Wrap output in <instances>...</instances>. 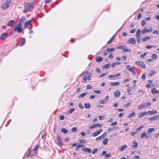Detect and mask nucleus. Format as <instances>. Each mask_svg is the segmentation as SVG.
I'll list each match as a JSON object with an SVG mask.
<instances>
[{"label": "nucleus", "mask_w": 159, "mask_h": 159, "mask_svg": "<svg viewBox=\"0 0 159 159\" xmlns=\"http://www.w3.org/2000/svg\"><path fill=\"white\" fill-rule=\"evenodd\" d=\"M22 24V23L21 22V21L20 20L18 24L15 25L13 29V31H17L19 33L21 32L23 30Z\"/></svg>", "instance_id": "f257e3e1"}, {"label": "nucleus", "mask_w": 159, "mask_h": 159, "mask_svg": "<svg viewBox=\"0 0 159 159\" xmlns=\"http://www.w3.org/2000/svg\"><path fill=\"white\" fill-rule=\"evenodd\" d=\"M34 6L33 4L28 3L25 6V9L23 11L24 13H26L28 11H31L33 9Z\"/></svg>", "instance_id": "f03ea898"}, {"label": "nucleus", "mask_w": 159, "mask_h": 159, "mask_svg": "<svg viewBox=\"0 0 159 159\" xmlns=\"http://www.w3.org/2000/svg\"><path fill=\"white\" fill-rule=\"evenodd\" d=\"M11 0H7V2L4 3L2 6V8L3 9H6L9 7V5L11 3Z\"/></svg>", "instance_id": "7ed1b4c3"}, {"label": "nucleus", "mask_w": 159, "mask_h": 159, "mask_svg": "<svg viewBox=\"0 0 159 159\" xmlns=\"http://www.w3.org/2000/svg\"><path fill=\"white\" fill-rule=\"evenodd\" d=\"M57 141L58 144L59 146H62L63 144L62 143V140L61 139L59 134H57Z\"/></svg>", "instance_id": "20e7f679"}, {"label": "nucleus", "mask_w": 159, "mask_h": 159, "mask_svg": "<svg viewBox=\"0 0 159 159\" xmlns=\"http://www.w3.org/2000/svg\"><path fill=\"white\" fill-rule=\"evenodd\" d=\"M135 64L138 65L139 66L143 68H145L146 66L145 64L141 61H136Z\"/></svg>", "instance_id": "39448f33"}, {"label": "nucleus", "mask_w": 159, "mask_h": 159, "mask_svg": "<svg viewBox=\"0 0 159 159\" xmlns=\"http://www.w3.org/2000/svg\"><path fill=\"white\" fill-rule=\"evenodd\" d=\"M102 131V129H101L98 130L94 132L93 133L92 136L93 137L97 136L99 134H100Z\"/></svg>", "instance_id": "423d86ee"}, {"label": "nucleus", "mask_w": 159, "mask_h": 159, "mask_svg": "<svg viewBox=\"0 0 159 159\" xmlns=\"http://www.w3.org/2000/svg\"><path fill=\"white\" fill-rule=\"evenodd\" d=\"M148 114V113L146 111L142 112L139 114V118H141L147 115Z\"/></svg>", "instance_id": "0eeeda50"}, {"label": "nucleus", "mask_w": 159, "mask_h": 159, "mask_svg": "<svg viewBox=\"0 0 159 159\" xmlns=\"http://www.w3.org/2000/svg\"><path fill=\"white\" fill-rule=\"evenodd\" d=\"M120 92L118 90L114 92V96L115 98L119 97L120 95Z\"/></svg>", "instance_id": "6e6552de"}, {"label": "nucleus", "mask_w": 159, "mask_h": 159, "mask_svg": "<svg viewBox=\"0 0 159 159\" xmlns=\"http://www.w3.org/2000/svg\"><path fill=\"white\" fill-rule=\"evenodd\" d=\"M7 34L6 33H4L2 34L0 36V39L2 40L4 39L7 36Z\"/></svg>", "instance_id": "1a4fd4ad"}, {"label": "nucleus", "mask_w": 159, "mask_h": 159, "mask_svg": "<svg viewBox=\"0 0 159 159\" xmlns=\"http://www.w3.org/2000/svg\"><path fill=\"white\" fill-rule=\"evenodd\" d=\"M110 85L112 86H115L119 85L120 84V83L119 82H111L109 84Z\"/></svg>", "instance_id": "9d476101"}, {"label": "nucleus", "mask_w": 159, "mask_h": 159, "mask_svg": "<svg viewBox=\"0 0 159 159\" xmlns=\"http://www.w3.org/2000/svg\"><path fill=\"white\" fill-rule=\"evenodd\" d=\"M152 29H144L141 32V33L144 34L145 33L148 32H151L152 31Z\"/></svg>", "instance_id": "9b49d317"}, {"label": "nucleus", "mask_w": 159, "mask_h": 159, "mask_svg": "<svg viewBox=\"0 0 159 159\" xmlns=\"http://www.w3.org/2000/svg\"><path fill=\"white\" fill-rule=\"evenodd\" d=\"M31 20H27V21L25 22L24 23L23 27L24 28H27V26L30 24L31 23Z\"/></svg>", "instance_id": "f8f14e48"}, {"label": "nucleus", "mask_w": 159, "mask_h": 159, "mask_svg": "<svg viewBox=\"0 0 159 159\" xmlns=\"http://www.w3.org/2000/svg\"><path fill=\"white\" fill-rule=\"evenodd\" d=\"M82 150L84 152L88 153H90L91 152V150L89 148H83Z\"/></svg>", "instance_id": "ddd939ff"}, {"label": "nucleus", "mask_w": 159, "mask_h": 159, "mask_svg": "<svg viewBox=\"0 0 159 159\" xmlns=\"http://www.w3.org/2000/svg\"><path fill=\"white\" fill-rule=\"evenodd\" d=\"M151 92L153 94H157L159 93V91L157 90L155 88H153L151 90Z\"/></svg>", "instance_id": "4468645a"}, {"label": "nucleus", "mask_w": 159, "mask_h": 159, "mask_svg": "<svg viewBox=\"0 0 159 159\" xmlns=\"http://www.w3.org/2000/svg\"><path fill=\"white\" fill-rule=\"evenodd\" d=\"M159 116H154L153 117L150 118L149 119V121H153L157 120Z\"/></svg>", "instance_id": "2eb2a0df"}, {"label": "nucleus", "mask_w": 159, "mask_h": 159, "mask_svg": "<svg viewBox=\"0 0 159 159\" xmlns=\"http://www.w3.org/2000/svg\"><path fill=\"white\" fill-rule=\"evenodd\" d=\"M141 30L140 29H138L136 32V37H140L141 35Z\"/></svg>", "instance_id": "dca6fc26"}, {"label": "nucleus", "mask_w": 159, "mask_h": 159, "mask_svg": "<svg viewBox=\"0 0 159 159\" xmlns=\"http://www.w3.org/2000/svg\"><path fill=\"white\" fill-rule=\"evenodd\" d=\"M129 42L131 44H134L136 43V40L134 38H131L129 40Z\"/></svg>", "instance_id": "f3484780"}, {"label": "nucleus", "mask_w": 159, "mask_h": 159, "mask_svg": "<svg viewBox=\"0 0 159 159\" xmlns=\"http://www.w3.org/2000/svg\"><path fill=\"white\" fill-rule=\"evenodd\" d=\"M109 141V140L107 138H105L103 139L102 141V143L103 144L105 145H107L108 143V142Z\"/></svg>", "instance_id": "a211bd4d"}, {"label": "nucleus", "mask_w": 159, "mask_h": 159, "mask_svg": "<svg viewBox=\"0 0 159 159\" xmlns=\"http://www.w3.org/2000/svg\"><path fill=\"white\" fill-rule=\"evenodd\" d=\"M14 20H10L7 24V26H11L14 24Z\"/></svg>", "instance_id": "6ab92c4d"}, {"label": "nucleus", "mask_w": 159, "mask_h": 159, "mask_svg": "<svg viewBox=\"0 0 159 159\" xmlns=\"http://www.w3.org/2000/svg\"><path fill=\"white\" fill-rule=\"evenodd\" d=\"M102 58L100 56L97 57L95 58V60L97 62H100L101 61H102Z\"/></svg>", "instance_id": "aec40b11"}, {"label": "nucleus", "mask_w": 159, "mask_h": 159, "mask_svg": "<svg viewBox=\"0 0 159 159\" xmlns=\"http://www.w3.org/2000/svg\"><path fill=\"white\" fill-rule=\"evenodd\" d=\"M127 147V145H124V146H121L119 148V149L122 152Z\"/></svg>", "instance_id": "412c9836"}, {"label": "nucleus", "mask_w": 159, "mask_h": 159, "mask_svg": "<svg viewBox=\"0 0 159 159\" xmlns=\"http://www.w3.org/2000/svg\"><path fill=\"white\" fill-rule=\"evenodd\" d=\"M133 145H132V147L133 148H136L138 147V143L136 142L135 141H133Z\"/></svg>", "instance_id": "4be33fe9"}, {"label": "nucleus", "mask_w": 159, "mask_h": 159, "mask_svg": "<svg viewBox=\"0 0 159 159\" xmlns=\"http://www.w3.org/2000/svg\"><path fill=\"white\" fill-rule=\"evenodd\" d=\"M87 94H88V93L86 92L84 93H81L80 95H79L78 96V98H82L84 97Z\"/></svg>", "instance_id": "5701e85b"}, {"label": "nucleus", "mask_w": 159, "mask_h": 159, "mask_svg": "<svg viewBox=\"0 0 159 159\" xmlns=\"http://www.w3.org/2000/svg\"><path fill=\"white\" fill-rule=\"evenodd\" d=\"M146 133L145 131H143L142 133L141 134L140 137L142 139H143L144 137L146 136Z\"/></svg>", "instance_id": "b1692460"}, {"label": "nucleus", "mask_w": 159, "mask_h": 159, "mask_svg": "<svg viewBox=\"0 0 159 159\" xmlns=\"http://www.w3.org/2000/svg\"><path fill=\"white\" fill-rule=\"evenodd\" d=\"M128 70H129L131 73H132L134 75H135L136 74V72H135V70L133 67L129 68L128 69Z\"/></svg>", "instance_id": "393cba45"}, {"label": "nucleus", "mask_w": 159, "mask_h": 159, "mask_svg": "<svg viewBox=\"0 0 159 159\" xmlns=\"http://www.w3.org/2000/svg\"><path fill=\"white\" fill-rule=\"evenodd\" d=\"M115 48H108L107 49V51L109 53H110L115 50Z\"/></svg>", "instance_id": "a878e982"}, {"label": "nucleus", "mask_w": 159, "mask_h": 159, "mask_svg": "<svg viewBox=\"0 0 159 159\" xmlns=\"http://www.w3.org/2000/svg\"><path fill=\"white\" fill-rule=\"evenodd\" d=\"M135 115V112L134 111L132 113L129 114L128 116H127V117L128 118L134 116Z\"/></svg>", "instance_id": "bb28decb"}, {"label": "nucleus", "mask_w": 159, "mask_h": 159, "mask_svg": "<svg viewBox=\"0 0 159 159\" xmlns=\"http://www.w3.org/2000/svg\"><path fill=\"white\" fill-rule=\"evenodd\" d=\"M61 131L62 133L64 134H66L68 132V130L64 128H61Z\"/></svg>", "instance_id": "cd10ccee"}, {"label": "nucleus", "mask_w": 159, "mask_h": 159, "mask_svg": "<svg viewBox=\"0 0 159 159\" xmlns=\"http://www.w3.org/2000/svg\"><path fill=\"white\" fill-rule=\"evenodd\" d=\"M146 104V103H144L143 104H141L138 107V108L139 109H142L145 106Z\"/></svg>", "instance_id": "c85d7f7f"}, {"label": "nucleus", "mask_w": 159, "mask_h": 159, "mask_svg": "<svg viewBox=\"0 0 159 159\" xmlns=\"http://www.w3.org/2000/svg\"><path fill=\"white\" fill-rule=\"evenodd\" d=\"M25 38H23L22 39V41L19 44V45L20 46H22L25 43Z\"/></svg>", "instance_id": "c756f323"}, {"label": "nucleus", "mask_w": 159, "mask_h": 159, "mask_svg": "<svg viewBox=\"0 0 159 159\" xmlns=\"http://www.w3.org/2000/svg\"><path fill=\"white\" fill-rule=\"evenodd\" d=\"M84 107L85 108L88 109L90 107V105L89 103H86L84 104Z\"/></svg>", "instance_id": "7c9ffc66"}, {"label": "nucleus", "mask_w": 159, "mask_h": 159, "mask_svg": "<svg viewBox=\"0 0 159 159\" xmlns=\"http://www.w3.org/2000/svg\"><path fill=\"white\" fill-rule=\"evenodd\" d=\"M110 66V64L109 63H107L105 65H104L103 66V68L104 69H107Z\"/></svg>", "instance_id": "2f4dec72"}, {"label": "nucleus", "mask_w": 159, "mask_h": 159, "mask_svg": "<svg viewBox=\"0 0 159 159\" xmlns=\"http://www.w3.org/2000/svg\"><path fill=\"white\" fill-rule=\"evenodd\" d=\"M155 129L154 128H150L148 129V132L149 133H151L152 132L154 131Z\"/></svg>", "instance_id": "473e14b6"}, {"label": "nucleus", "mask_w": 159, "mask_h": 159, "mask_svg": "<svg viewBox=\"0 0 159 159\" xmlns=\"http://www.w3.org/2000/svg\"><path fill=\"white\" fill-rule=\"evenodd\" d=\"M151 39V37L150 36H146L142 40L144 42L146 41L147 39Z\"/></svg>", "instance_id": "72a5a7b5"}, {"label": "nucleus", "mask_w": 159, "mask_h": 159, "mask_svg": "<svg viewBox=\"0 0 159 159\" xmlns=\"http://www.w3.org/2000/svg\"><path fill=\"white\" fill-rule=\"evenodd\" d=\"M75 110V109L74 108H71L70 110H69L67 112V113L68 114H70L72 113Z\"/></svg>", "instance_id": "f704fd0d"}, {"label": "nucleus", "mask_w": 159, "mask_h": 159, "mask_svg": "<svg viewBox=\"0 0 159 159\" xmlns=\"http://www.w3.org/2000/svg\"><path fill=\"white\" fill-rule=\"evenodd\" d=\"M85 147V145H81V144H79L77 145L76 147V148L75 150H77L78 149V148H82V147Z\"/></svg>", "instance_id": "c9c22d12"}, {"label": "nucleus", "mask_w": 159, "mask_h": 159, "mask_svg": "<svg viewBox=\"0 0 159 159\" xmlns=\"http://www.w3.org/2000/svg\"><path fill=\"white\" fill-rule=\"evenodd\" d=\"M134 89V87H130L127 90V92L128 93H129V92Z\"/></svg>", "instance_id": "e433bc0d"}, {"label": "nucleus", "mask_w": 159, "mask_h": 159, "mask_svg": "<svg viewBox=\"0 0 159 159\" xmlns=\"http://www.w3.org/2000/svg\"><path fill=\"white\" fill-rule=\"evenodd\" d=\"M147 54L148 53L147 52H145L143 54L141 55L140 56V58H144L145 56H146L147 55Z\"/></svg>", "instance_id": "4c0bfd02"}, {"label": "nucleus", "mask_w": 159, "mask_h": 159, "mask_svg": "<svg viewBox=\"0 0 159 159\" xmlns=\"http://www.w3.org/2000/svg\"><path fill=\"white\" fill-rule=\"evenodd\" d=\"M131 51V50L130 49H128L127 48H125L123 49L122 51V52L123 53L125 52H130Z\"/></svg>", "instance_id": "58836bf2"}, {"label": "nucleus", "mask_w": 159, "mask_h": 159, "mask_svg": "<svg viewBox=\"0 0 159 159\" xmlns=\"http://www.w3.org/2000/svg\"><path fill=\"white\" fill-rule=\"evenodd\" d=\"M152 58L154 60H156L157 58V56L155 54H153L152 55Z\"/></svg>", "instance_id": "ea45409f"}, {"label": "nucleus", "mask_w": 159, "mask_h": 159, "mask_svg": "<svg viewBox=\"0 0 159 159\" xmlns=\"http://www.w3.org/2000/svg\"><path fill=\"white\" fill-rule=\"evenodd\" d=\"M155 70H151L149 74V75L150 76H152V75L155 74Z\"/></svg>", "instance_id": "a19ab883"}, {"label": "nucleus", "mask_w": 159, "mask_h": 159, "mask_svg": "<svg viewBox=\"0 0 159 159\" xmlns=\"http://www.w3.org/2000/svg\"><path fill=\"white\" fill-rule=\"evenodd\" d=\"M143 127L144 126L143 125H141L137 128L136 130L138 131H140Z\"/></svg>", "instance_id": "79ce46f5"}, {"label": "nucleus", "mask_w": 159, "mask_h": 159, "mask_svg": "<svg viewBox=\"0 0 159 159\" xmlns=\"http://www.w3.org/2000/svg\"><path fill=\"white\" fill-rule=\"evenodd\" d=\"M97 128V127H96V125L95 124L91 125L89 127V128L91 129H95Z\"/></svg>", "instance_id": "37998d69"}, {"label": "nucleus", "mask_w": 159, "mask_h": 159, "mask_svg": "<svg viewBox=\"0 0 159 159\" xmlns=\"http://www.w3.org/2000/svg\"><path fill=\"white\" fill-rule=\"evenodd\" d=\"M114 35L113 36L111 37V39L108 41V42L107 43V44H110V43H111L112 42L113 40L112 39L114 37Z\"/></svg>", "instance_id": "c03bdc74"}, {"label": "nucleus", "mask_w": 159, "mask_h": 159, "mask_svg": "<svg viewBox=\"0 0 159 159\" xmlns=\"http://www.w3.org/2000/svg\"><path fill=\"white\" fill-rule=\"evenodd\" d=\"M138 133V132L137 131H134L131 132L130 133V135L131 136H134L135 134H137Z\"/></svg>", "instance_id": "a18cd8bd"}, {"label": "nucleus", "mask_w": 159, "mask_h": 159, "mask_svg": "<svg viewBox=\"0 0 159 159\" xmlns=\"http://www.w3.org/2000/svg\"><path fill=\"white\" fill-rule=\"evenodd\" d=\"M71 130L72 132L76 131L77 130V129L76 127H74L71 128Z\"/></svg>", "instance_id": "49530a36"}, {"label": "nucleus", "mask_w": 159, "mask_h": 159, "mask_svg": "<svg viewBox=\"0 0 159 159\" xmlns=\"http://www.w3.org/2000/svg\"><path fill=\"white\" fill-rule=\"evenodd\" d=\"M155 33H156L157 34H159V31L156 30L152 32V34H154Z\"/></svg>", "instance_id": "de8ad7c7"}, {"label": "nucleus", "mask_w": 159, "mask_h": 159, "mask_svg": "<svg viewBox=\"0 0 159 159\" xmlns=\"http://www.w3.org/2000/svg\"><path fill=\"white\" fill-rule=\"evenodd\" d=\"M38 147L35 146L34 148V150L35 151V154H36L38 152Z\"/></svg>", "instance_id": "09e8293b"}, {"label": "nucleus", "mask_w": 159, "mask_h": 159, "mask_svg": "<svg viewBox=\"0 0 159 159\" xmlns=\"http://www.w3.org/2000/svg\"><path fill=\"white\" fill-rule=\"evenodd\" d=\"M98 151V149L97 148H95L92 152V153L94 154Z\"/></svg>", "instance_id": "8fccbe9b"}, {"label": "nucleus", "mask_w": 159, "mask_h": 159, "mask_svg": "<svg viewBox=\"0 0 159 159\" xmlns=\"http://www.w3.org/2000/svg\"><path fill=\"white\" fill-rule=\"evenodd\" d=\"M86 87L87 89H90L92 88V87H91V86L90 85H89V84L87 85H86Z\"/></svg>", "instance_id": "3c124183"}, {"label": "nucleus", "mask_w": 159, "mask_h": 159, "mask_svg": "<svg viewBox=\"0 0 159 159\" xmlns=\"http://www.w3.org/2000/svg\"><path fill=\"white\" fill-rule=\"evenodd\" d=\"M94 92L97 93L98 94L100 93V91L99 90H95L94 91Z\"/></svg>", "instance_id": "603ef678"}, {"label": "nucleus", "mask_w": 159, "mask_h": 159, "mask_svg": "<svg viewBox=\"0 0 159 159\" xmlns=\"http://www.w3.org/2000/svg\"><path fill=\"white\" fill-rule=\"evenodd\" d=\"M142 16V14L141 13H139L137 17V19H139Z\"/></svg>", "instance_id": "864d4df0"}, {"label": "nucleus", "mask_w": 159, "mask_h": 159, "mask_svg": "<svg viewBox=\"0 0 159 159\" xmlns=\"http://www.w3.org/2000/svg\"><path fill=\"white\" fill-rule=\"evenodd\" d=\"M141 78H142V79H143V80L145 79L146 78L145 74L144 73L142 75Z\"/></svg>", "instance_id": "5fc2aeb1"}, {"label": "nucleus", "mask_w": 159, "mask_h": 159, "mask_svg": "<svg viewBox=\"0 0 159 159\" xmlns=\"http://www.w3.org/2000/svg\"><path fill=\"white\" fill-rule=\"evenodd\" d=\"M136 40L138 43H139L141 41V39L140 37H136Z\"/></svg>", "instance_id": "6e6d98bb"}, {"label": "nucleus", "mask_w": 159, "mask_h": 159, "mask_svg": "<svg viewBox=\"0 0 159 159\" xmlns=\"http://www.w3.org/2000/svg\"><path fill=\"white\" fill-rule=\"evenodd\" d=\"M154 47V46L152 45H148L146 47V48L147 49H150L152 48V47Z\"/></svg>", "instance_id": "4d7b16f0"}, {"label": "nucleus", "mask_w": 159, "mask_h": 159, "mask_svg": "<svg viewBox=\"0 0 159 159\" xmlns=\"http://www.w3.org/2000/svg\"><path fill=\"white\" fill-rule=\"evenodd\" d=\"M107 73H108L107 72H106L105 73H103L101 75H100V77H102L103 76H104L106 75L107 74Z\"/></svg>", "instance_id": "13d9d810"}, {"label": "nucleus", "mask_w": 159, "mask_h": 159, "mask_svg": "<svg viewBox=\"0 0 159 159\" xmlns=\"http://www.w3.org/2000/svg\"><path fill=\"white\" fill-rule=\"evenodd\" d=\"M127 59V57L125 56L122 57V59L123 61H125Z\"/></svg>", "instance_id": "bf43d9fd"}, {"label": "nucleus", "mask_w": 159, "mask_h": 159, "mask_svg": "<svg viewBox=\"0 0 159 159\" xmlns=\"http://www.w3.org/2000/svg\"><path fill=\"white\" fill-rule=\"evenodd\" d=\"M107 132H105L104 133L102 134V135L103 137V138H104L105 137H106L107 136Z\"/></svg>", "instance_id": "052dcab7"}, {"label": "nucleus", "mask_w": 159, "mask_h": 159, "mask_svg": "<svg viewBox=\"0 0 159 159\" xmlns=\"http://www.w3.org/2000/svg\"><path fill=\"white\" fill-rule=\"evenodd\" d=\"M146 22L145 21V20H142L141 22V25L142 26H144Z\"/></svg>", "instance_id": "680f3d73"}, {"label": "nucleus", "mask_w": 159, "mask_h": 159, "mask_svg": "<svg viewBox=\"0 0 159 159\" xmlns=\"http://www.w3.org/2000/svg\"><path fill=\"white\" fill-rule=\"evenodd\" d=\"M117 124V122H112V123L111 124V126H114V125H116Z\"/></svg>", "instance_id": "e2e57ef3"}, {"label": "nucleus", "mask_w": 159, "mask_h": 159, "mask_svg": "<svg viewBox=\"0 0 159 159\" xmlns=\"http://www.w3.org/2000/svg\"><path fill=\"white\" fill-rule=\"evenodd\" d=\"M95 98V96L94 95H91L90 96V99H93Z\"/></svg>", "instance_id": "0e129e2a"}, {"label": "nucleus", "mask_w": 159, "mask_h": 159, "mask_svg": "<svg viewBox=\"0 0 159 159\" xmlns=\"http://www.w3.org/2000/svg\"><path fill=\"white\" fill-rule=\"evenodd\" d=\"M81 135H82V136H85L86 135V134L84 132H82L81 133Z\"/></svg>", "instance_id": "69168bd1"}, {"label": "nucleus", "mask_w": 159, "mask_h": 159, "mask_svg": "<svg viewBox=\"0 0 159 159\" xmlns=\"http://www.w3.org/2000/svg\"><path fill=\"white\" fill-rule=\"evenodd\" d=\"M116 48L117 49H123V46L122 45H120L119 46L117 47Z\"/></svg>", "instance_id": "338daca9"}, {"label": "nucleus", "mask_w": 159, "mask_h": 159, "mask_svg": "<svg viewBox=\"0 0 159 159\" xmlns=\"http://www.w3.org/2000/svg\"><path fill=\"white\" fill-rule=\"evenodd\" d=\"M96 126V127H101L102 126V125H100L98 123H96L95 124Z\"/></svg>", "instance_id": "774afa93"}]
</instances>
